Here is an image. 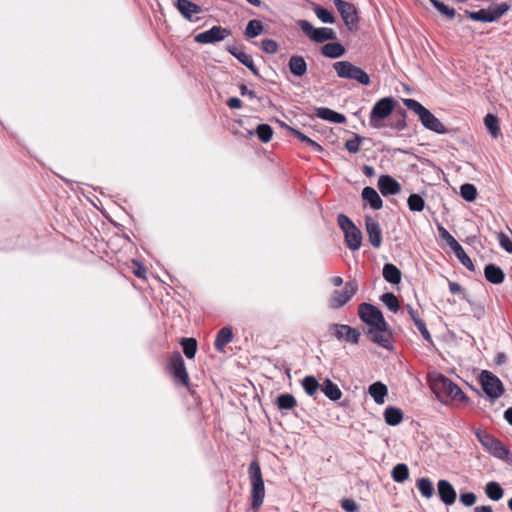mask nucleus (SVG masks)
Segmentation results:
<instances>
[{
    "mask_svg": "<svg viewBox=\"0 0 512 512\" xmlns=\"http://www.w3.org/2000/svg\"><path fill=\"white\" fill-rule=\"evenodd\" d=\"M403 104L409 110L418 115L421 124L428 130L437 134H447L448 129L441 123V121L420 102L412 98L403 99Z\"/></svg>",
    "mask_w": 512,
    "mask_h": 512,
    "instance_id": "f257e3e1",
    "label": "nucleus"
},
{
    "mask_svg": "<svg viewBox=\"0 0 512 512\" xmlns=\"http://www.w3.org/2000/svg\"><path fill=\"white\" fill-rule=\"evenodd\" d=\"M430 388L438 398L448 397L453 400H467L461 388L443 374L430 378Z\"/></svg>",
    "mask_w": 512,
    "mask_h": 512,
    "instance_id": "f03ea898",
    "label": "nucleus"
},
{
    "mask_svg": "<svg viewBox=\"0 0 512 512\" xmlns=\"http://www.w3.org/2000/svg\"><path fill=\"white\" fill-rule=\"evenodd\" d=\"M248 474L251 481V498H252V508L257 510L264 501L265 496V486L264 480L262 478L261 468L257 460H254L250 463L248 468Z\"/></svg>",
    "mask_w": 512,
    "mask_h": 512,
    "instance_id": "7ed1b4c3",
    "label": "nucleus"
},
{
    "mask_svg": "<svg viewBox=\"0 0 512 512\" xmlns=\"http://www.w3.org/2000/svg\"><path fill=\"white\" fill-rule=\"evenodd\" d=\"M337 76L342 79L355 80L361 85L368 86L371 83L370 76L359 66L343 60L332 65Z\"/></svg>",
    "mask_w": 512,
    "mask_h": 512,
    "instance_id": "20e7f679",
    "label": "nucleus"
},
{
    "mask_svg": "<svg viewBox=\"0 0 512 512\" xmlns=\"http://www.w3.org/2000/svg\"><path fill=\"white\" fill-rule=\"evenodd\" d=\"M337 224L344 233V242L347 247L356 251L362 244V232L354 222L345 214H338Z\"/></svg>",
    "mask_w": 512,
    "mask_h": 512,
    "instance_id": "39448f33",
    "label": "nucleus"
},
{
    "mask_svg": "<svg viewBox=\"0 0 512 512\" xmlns=\"http://www.w3.org/2000/svg\"><path fill=\"white\" fill-rule=\"evenodd\" d=\"M475 436L492 456L509 461L510 451L499 439L482 429H476Z\"/></svg>",
    "mask_w": 512,
    "mask_h": 512,
    "instance_id": "423d86ee",
    "label": "nucleus"
},
{
    "mask_svg": "<svg viewBox=\"0 0 512 512\" xmlns=\"http://www.w3.org/2000/svg\"><path fill=\"white\" fill-rule=\"evenodd\" d=\"M358 316L360 320L369 326V329L377 328L382 331L386 329L387 321L381 310L370 303H361L358 306Z\"/></svg>",
    "mask_w": 512,
    "mask_h": 512,
    "instance_id": "0eeeda50",
    "label": "nucleus"
},
{
    "mask_svg": "<svg viewBox=\"0 0 512 512\" xmlns=\"http://www.w3.org/2000/svg\"><path fill=\"white\" fill-rule=\"evenodd\" d=\"M397 104L398 102L393 97H384L378 100L370 112V125L374 128H381L382 121L394 111Z\"/></svg>",
    "mask_w": 512,
    "mask_h": 512,
    "instance_id": "6e6552de",
    "label": "nucleus"
},
{
    "mask_svg": "<svg viewBox=\"0 0 512 512\" xmlns=\"http://www.w3.org/2000/svg\"><path fill=\"white\" fill-rule=\"evenodd\" d=\"M297 24L301 31L315 43H325L326 41H333L337 39V35L332 28H316L305 19L298 20Z\"/></svg>",
    "mask_w": 512,
    "mask_h": 512,
    "instance_id": "1a4fd4ad",
    "label": "nucleus"
},
{
    "mask_svg": "<svg viewBox=\"0 0 512 512\" xmlns=\"http://www.w3.org/2000/svg\"><path fill=\"white\" fill-rule=\"evenodd\" d=\"M440 237L446 241L447 245L453 250L454 254L460 261V263L466 267L469 271L474 272L475 266L471 258L467 255L463 247L457 242V240L450 234V232L443 226H438Z\"/></svg>",
    "mask_w": 512,
    "mask_h": 512,
    "instance_id": "9d476101",
    "label": "nucleus"
},
{
    "mask_svg": "<svg viewBox=\"0 0 512 512\" xmlns=\"http://www.w3.org/2000/svg\"><path fill=\"white\" fill-rule=\"evenodd\" d=\"M480 383L485 394L492 400L501 397L505 391L501 380L487 370L481 372Z\"/></svg>",
    "mask_w": 512,
    "mask_h": 512,
    "instance_id": "9b49d317",
    "label": "nucleus"
},
{
    "mask_svg": "<svg viewBox=\"0 0 512 512\" xmlns=\"http://www.w3.org/2000/svg\"><path fill=\"white\" fill-rule=\"evenodd\" d=\"M358 291L356 280L347 281L343 290H334L330 299L329 306L332 309H339L346 305Z\"/></svg>",
    "mask_w": 512,
    "mask_h": 512,
    "instance_id": "f8f14e48",
    "label": "nucleus"
},
{
    "mask_svg": "<svg viewBox=\"0 0 512 512\" xmlns=\"http://www.w3.org/2000/svg\"><path fill=\"white\" fill-rule=\"evenodd\" d=\"M334 5L337 8L341 18L343 19L346 27L350 31L357 28L359 16L356 7L344 0H334Z\"/></svg>",
    "mask_w": 512,
    "mask_h": 512,
    "instance_id": "ddd939ff",
    "label": "nucleus"
},
{
    "mask_svg": "<svg viewBox=\"0 0 512 512\" xmlns=\"http://www.w3.org/2000/svg\"><path fill=\"white\" fill-rule=\"evenodd\" d=\"M168 368L174 378L183 386H188L189 376L185 367L182 355L179 351H174L168 360Z\"/></svg>",
    "mask_w": 512,
    "mask_h": 512,
    "instance_id": "4468645a",
    "label": "nucleus"
},
{
    "mask_svg": "<svg viewBox=\"0 0 512 512\" xmlns=\"http://www.w3.org/2000/svg\"><path fill=\"white\" fill-rule=\"evenodd\" d=\"M231 35V31L219 25H215L210 29L195 35L194 40L200 44H215L223 41Z\"/></svg>",
    "mask_w": 512,
    "mask_h": 512,
    "instance_id": "2eb2a0df",
    "label": "nucleus"
},
{
    "mask_svg": "<svg viewBox=\"0 0 512 512\" xmlns=\"http://www.w3.org/2000/svg\"><path fill=\"white\" fill-rule=\"evenodd\" d=\"M366 336L371 342L388 351H392L394 349L393 333L389 328L388 323L386 324V329L382 331L378 330L377 328L368 329L366 331Z\"/></svg>",
    "mask_w": 512,
    "mask_h": 512,
    "instance_id": "dca6fc26",
    "label": "nucleus"
},
{
    "mask_svg": "<svg viewBox=\"0 0 512 512\" xmlns=\"http://www.w3.org/2000/svg\"><path fill=\"white\" fill-rule=\"evenodd\" d=\"M332 334L338 340H346L352 344H358L361 333L358 329L347 324H332L330 327Z\"/></svg>",
    "mask_w": 512,
    "mask_h": 512,
    "instance_id": "f3484780",
    "label": "nucleus"
},
{
    "mask_svg": "<svg viewBox=\"0 0 512 512\" xmlns=\"http://www.w3.org/2000/svg\"><path fill=\"white\" fill-rule=\"evenodd\" d=\"M365 228L369 243L374 248H380L382 245V229L379 222L372 216H365Z\"/></svg>",
    "mask_w": 512,
    "mask_h": 512,
    "instance_id": "a211bd4d",
    "label": "nucleus"
},
{
    "mask_svg": "<svg viewBox=\"0 0 512 512\" xmlns=\"http://www.w3.org/2000/svg\"><path fill=\"white\" fill-rule=\"evenodd\" d=\"M437 492L440 500L445 505H452L455 503L457 494L452 484L445 479H441L437 483Z\"/></svg>",
    "mask_w": 512,
    "mask_h": 512,
    "instance_id": "6ab92c4d",
    "label": "nucleus"
},
{
    "mask_svg": "<svg viewBox=\"0 0 512 512\" xmlns=\"http://www.w3.org/2000/svg\"><path fill=\"white\" fill-rule=\"evenodd\" d=\"M378 189L383 196H390L398 194L401 186L392 176L381 175L378 179Z\"/></svg>",
    "mask_w": 512,
    "mask_h": 512,
    "instance_id": "aec40b11",
    "label": "nucleus"
},
{
    "mask_svg": "<svg viewBox=\"0 0 512 512\" xmlns=\"http://www.w3.org/2000/svg\"><path fill=\"white\" fill-rule=\"evenodd\" d=\"M226 50L241 64L247 67L256 77H260L259 70L255 66L254 61L250 55L240 51L235 45H228Z\"/></svg>",
    "mask_w": 512,
    "mask_h": 512,
    "instance_id": "412c9836",
    "label": "nucleus"
},
{
    "mask_svg": "<svg viewBox=\"0 0 512 512\" xmlns=\"http://www.w3.org/2000/svg\"><path fill=\"white\" fill-rule=\"evenodd\" d=\"M315 116L322 119L329 121L331 123L336 124H343L346 122L345 115L338 113L330 108L327 107H317L315 108Z\"/></svg>",
    "mask_w": 512,
    "mask_h": 512,
    "instance_id": "4be33fe9",
    "label": "nucleus"
},
{
    "mask_svg": "<svg viewBox=\"0 0 512 512\" xmlns=\"http://www.w3.org/2000/svg\"><path fill=\"white\" fill-rule=\"evenodd\" d=\"M290 73L295 77H302L307 73V62L301 55H292L288 61Z\"/></svg>",
    "mask_w": 512,
    "mask_h": 512,
    "instance_id": "5701e85b",
    "label": "nucleus"
},
{
    "mask_svg": "<svg viewBox=\"0 0 512 512\" xmlns=\"http://www.w3.org/2000/svg\"><path fill=\"white\" fill-rule=\"evenodd\" d=\"M177 10L187 20L192 21V14H198L202 11L201 7L190 0H177L175 3Z\"/></svg>",
    "mask_w": 512,
    "mask_h": 512,
    "instance_id": "b1692460",
    "label": "nucleus"
},
{
    "mask_svg": "<svg viewBox=\"0 0 512 512\" xmlns=\"http://www.w3.org/2000/svg\"><path fill=\"white\" fill-rule=\"evenodd\" d=\"M368 394L373 398L375 403L381 405L385 402V398L388 395V388L381 381H376L368 387Z\"/></svg>",
    "mask_w": 512,
    "mask_h": 512,
    "instance_id": "393cba45",
    "label": "nucleus"
},
{
    "mask_svg": "<svg viewBox=\"0 0 512 512\" xmlns=\"http://www.w3.org/2000/svg\"><path fill=\"white\" fill-rule=\"evenodd\" d=\"M321 54L330 59H337L346 53V48L339 42H329L320 48Z\"/></svg>",
    "mask_w": 512,
    "mask_h": 512,
    "instance_id": "a878e982",
    "label": "nucleus"
},
{
    "mask_svg": "<svg viewBox=\"0 0 512 512\" xmlns=\"http://www.w3.org/2000/svg\"><path fill=\"white\" fill-rule=\"evenodd\" d=\"M485 279L492 284H501L505 279L503 270L496 264H487L484 268Z\"/></svg>",
    "mask_w": 512,
    "mask_h": 512,
    "instance_id": "bb28decb",
    "label": "nucleus"
},
{
    "mask_svg": "<svg viewBox=\"0 0 512 512\" xmlns=\"http://www.w3.org/2000/svg\"><path fill=\"white\" fill-rule=\"evenodd\" d=\"M362 199L374 210H379L383 206V201L373 187H365L361 193Z\"/></svg>",
    "mask_w": 512,
    "mask_h": 512,
    "instance_id": "cd10ccee",
    "label": "nucleus"
},
{
    "mask_svg": "<svg viewBox=\"0 0 512 512\" xmlns=\"http://www.w3.org/2000/svg\"><path fill=\"white\" fill-rule=\"evenodd\" d=\"M233 340V331L231 327L221 328L215 338L214 347L218 352H224L225 346Z\"/></svg>",
    "mask_w": 512,
    "mask_h": 512,
    "instance_id": "c85d7f7f",
    "label": "nucleus"
},
{
    "mask_svg": "<svg viewBox=\"0 0 512 512\" xmlns=\"http://www.w3.org/2000/svg\"><path fill=\"white\" fill-rule=\"evenodd\" d=\"M320 389L328 399L334 402L340 400L343 395L338 385L329 378L323 381Z\"/></svg>",
    "mask_w": 512,
    "mask_h": 512,
    "instance_id": "c756f323",
    "label": "nucleus"
},
{
    "mask_svg": "<svg viewBox=\"0 0 512 512\" xmlns=\"http://www.w3.org/2000/svg\"><path fill=\"white\" fill-rule=\"evenodd\" d=\"M382 274L383 278L393 285H397L401 282V271L392 263L384 264Z\"/></svg>",
    "mask_w": 512,
    "mask_h": 512,
    "instance_id": "7c9ffc66",
    "label": "nucleus"
},
{
    "mask_svg": "<svg viewBox=\"0 0 512 512\" xmlns=\"http://www.w3.org/2000/svg\"><path fill=\"white\" fill-rule=\"evenodd\" d=\"M383 416L386 424L390 426H396L403 420L402 410L394 406H388L384 410Z\"/></svg>",
    "mask_w": 512,
    "mask_h": 512,
    "instance_id": "2f4dec72",
    "label": "nucleus"
},
{
    "mask_svg": "<svg viewBox=\"0 0 512 512\" xmlns=\"http://www.w3.org/2000/svg\"><path fill=\"white\" fill-rule=\"evenodd\" d=\"M484 125L493 138L501 135L499 119L495 114L488 113L484 117Z\"/></svg>",
    "mask_w": 512,
    "mask_h": 512,
    "instance_id": "473e14b6",
    "label": "nucleus"
},
{
    "mask_svg": "<svg viewBox=\"0 0 512 512\" xmlns=\"http://www.w3.org/2000/svg\"><path fill=\"white\" fill-rule=\"evenodd\" d=\"M279 410H291L297 405L295 397L290 393L279 394L275 400Z\"/></svg>",
    "mask_w": 512,
    "mask_h": 512,
    "instance_id": "72a5a7b5",
    "label": "nucleus"
},
{
    "mask_svg": "<svg viewBox=\"0 0 512 512\" xmlns=\"http://www.w3.org/2000/svg\"><path fill=\"white\" fill-rule=\"evenodd\" d=\"M180 345L182 346L183 353L188 359H193L197 352V340L193 337L190 338H182L180 340Z\"/></svg>",
    "mask_w": 512,
    "mask_h": 512,
    "instance_id": "f704fd0d",
    "label": "nucleus"
},
{
    "mask_svg": "<svg viewBox=\"0 0 512 512\" xmlns=\"http://www.w3.org/2000/svg\"><path fill=\"white\" fill-rule=\"evenodd\" d=\"M264 30V26L260 20H250L244 31V35L247 39H253L259 36Z\"/></svg>",
    "mask_w": 512,
    "mask_h": 512,
    "instance_id": "c9c22d12",
    "label": "nucleus"
},
{
    "mask_svg": "<svg viewBox=\"0 0 512 512\" xmlns=\"http://www.w3.org/2000/svg\"><path fill=\"white\" fill-rule=\"evenodd\" d=\"M392 479L397 483H403L409 477V468L404 463L395 465L391 472Z\"/></svg>",
    "mask_w": 512,
    "mask_h": 512,
    "instance_id": "e433bc0d",
    "label": "nucleus"
},
{
    "mask_svg": "<svg viewBox=\"0 0 512 512\" xmlns=\"http://www.w3.org/2000/svg\"><path fill=\"white\" fill-rule=\"evenodd\" d=\"M485 492L487 497L493 501L500 500L504 494V490L501 485L494 481L488 482L486 484Z\"/></svg>",
    "mask_w": 512,
    "mask_h": 512,
    "instance_id": "4c0bfd02",
    "label": "nucleus"
},
{
    "mask_svg": "<svg viewBox=\"0 0 512 512\" xmlns=\"http://www.w3.org/2000/svg\"><path fill=\"white\" fill-rule=\"evenodd\" d=\"M302 387L307 395L314 396L318 389L321 388V384H319L316 377L308 375L303 378Z\"/></svg>",
    "mask_w": 512,
    "mask_h": 512,
    "instance_id": "58836bf2",
    "label": "nucleus"
},
{
    "mask_svg": "<svg viewBox=\"0 0 512 512\" xmlns=\"http://www.w3.org/2000/svg\"><path fill=\"white\" fill-rule=\"evenodd\" d=\"M510 6L506 2L502 3H493L491 4L487 10L488 14H490L493 22H496L499 18H501L508 10Z\"/></svg>",
    "mask_w": 512,
    "mask_h": 512,
    "instance_id": "ea45409f",
    "label": "nucleus"
},
{
    "mask_svg": "<svg viewBox=\"0 0 512 512\" xmlns=\"http://www.w3.org/2000/svg\"><path fill=\"white\" fill-rule=\"evenodd\" d=\"M417 488L421 495L425 498H431L434 494V486L429 478H419L417 480Z\"/></svg>",
    "mask_w": 512,
    "mask_h": 512,
    "instance_id": "a19ab883",
    "label": "nucleus"
},
{
    "mask_svg": "<svg viewBox=\"0 0 512 512\" xmlns=\"http://www.w3.org/2000/svg\"><path fill=\"white\" fill-rule=\"evenodd\" d=\"M465 15L467 18H469L473 21L485 22V23L493 22V20H492L493 17H491L490 14H488L487 9H480L478 11L465 10Z\"/></svg>",
    "mask_w": 512,
    "mask_h": 512,
    "instance_id": "79ce46f5",
    "label": "nucleus"
},
{
    "mask_svg": "<svg viewBox=\"0 0 512 512\" xmlns=\"http://www.w3.org/2000/svg\"><path fill=\"white\" fill-rule=\"evenodd\" d=\"M313 10L317 18L321 20L323 23L333 24L335 22V16L327 8H324L320 5H315Z\"/></svg>",
    "mask_w": 512,
    "mask_h": 512,
    "instance_id": "37998d69",
    "label": "nucleus"
},
{
    "mask_svg": "<svg viewBox=\"0 0 512 512\" xmlns=\"http://www.w3.org/2000/svg\"><path fill=\"white\" fill-rule=\"evenodd\" d=\"M407 204L412 212H421L424 209L425 201L419 194L412 193L407 199Z\"/></svg>",
    "mask_w": 512,
    "mask_h": 512,
    "instance_id": "c03bdc74",
    "label": "nucleus"
},
{
    "mask_svg": "<svg viewBox=\"0 0 512 512\" xmlns=\"http://www.w3.org/2000/svg\"><path fill=\"white\" fill-rule=\"evenodd\" d=\"M258 139L263 143H268L273 136V129L269 124H259L256 127Z\"/></svg>",
    "mask_w": 512,
    "mask_h": 512,
    "instance_id": "a18cd8bd",
    "label": "nucleus"
},
{
    "mask_svg": "<svg viewBox=\"0 0 512 512\" xmlns=\"http://www.w3.org/2000/svg\"><path fill=\"white\" fill-rule=\"evenodd\" d=\"M460 195L464 200L473 202L477 197V189L473 184H462L460 186Z\"/></svg>",
    "mask_w": 512,
    "mask_h": 512,
    "instance_id": "49530a36",
    "label": "nucleus"
},
{
    "mask_svg": "<svg viewBox=\"0 0 512 512\" xmlns=\"http://www.w3.org/2000/svg\"><path fill=\"white\" fill-rule=\"evenodd\" d=\"M380 299L390 311L394 313L398 311L400 304L397 297L393 293H384L381 295Z\"/></svg>",
    "mask_w": 512,
    "mask_h": 512,
    "instance_id": "de8ad7c7",
    "label": "nucleus"
},
{
    "mask_svg": "<svg viewBox=\"0 0 512 512\" xmlns=\"http://www.w3.org/2000/svg\"><path fill=\"white\" fill-rule=\"evenodd\" d=\"M430 2L433 7L443 16L447 17L448 19H453L455 17L456 11L454 8L448 7L439 0H430Z\"/></svg>",
    "mask_w": 512,
    "mask_h": 512,
    "instance_id": "09e8293b",
    "label": "nucleus"
},
{
    "mask_svg": "<svg viewBox=\"0 0 512 512\" xmlns=\"http://www.w3.org/2000/svg\"><path fill=\"white\" fill-rule=\"evenodd\" d=\"M365 140L364 137L362 136H359L358 134H355L353 138L349 139L346 141L345 143V148L350 152V153H358L360 148V144L361 142H363Z\"/></svg>",
    "mask_w": 512,
    "mask_h": 512,
    "instance_id": "8fccbe9b",
    "label": "nucleus"
},
{
    "mask_svg": "<svg viewBox=\"0 0 512 512\" xmlns=\"http://www.w3.org/2000/svg\"><path fill=\"white\" fill-rule=\"evenodd\" d=\"M278 48V43L273 39H264L261 42V49L267 54H275Z\"/></svg>",
    "mask_w": 512,
    "mask_h": 512,
    "instance_id": "3c124183",
    "label": "nucleus"
},
{
    "mask_svg": "<svg viewBox=\"0 0 512 512\" xmlns=\"http://www.w3.org/2000/svg\"><path fill=\"white\" fill-rule=\"evenodd\" d=\"M497 238L501 248H503L506 252L512 254V241L510 240V238L504 232L497 233Z\"/></svg>",
    "mask_w": 512,
    "mask_h": 512,
    "instance_id": "603ef678",
    "label": "nucleus"
},
{
    "mask_svg": "<svg viewBox=\"0 0 512 512\" xmlns=\"http://www.w3.org/2000/svg\"><path fill=\"white\" fill-rule=\"evenodd\" d=\"M416 328L418 329V331L420 332V334L422 335V337L428 341L429 343H433V340H432V337L430 335V332L428 331L427 329V326L425 324V322L421 319V320H418L416 321V323H414Z\"/></svg>",
    "mask_w": 512,
    "mask_h": 512,
    "instance_id": "864d4df0",
    "label": "nucleus"
},
{
    "mask_svg": "<svg viewBox=\"0 0 512 512\" xmlns=\"http://www.w3.org/2000/svg\"><path fill=\"white\" fill-rule=\"evenodd\" d=\"M341 507L346 512H357L359 510V505L351 498L342 499Z\"/></svg>",
    "mask_w": 512,
    "mask_h": 512,
    "instance_id": "5fc2aeb1",
    "label": "nucleus"
},
{
    "mask_svg": "<svg viewBox=\"0 0 512 512\" xmlns=\"http://www.w3.org/2000/svg\"><path fill=\"white\" fill-rule=\"evenodd\" d=\"M460 501L464 506L470 507L475 504L476 495L473 492L461 493Z\"/></svg>",
    "mask_w": 512,
    "mask_h": 512,
    "instance_id": "6e6d98bb",
    "label": "nucleus"
},
{
    "mask_svg": "<svg viewBox=\"0 0 512 512\" xmlns=\"http://www.w3.org/2000/svg\"><path fill=\"white\" fill-rule=\"evenodd\" d=\"M468 302L472 307V312H473L474 317L477 318L478 320L482 319L485 315L484 306L480 305V304H475V303L471 302L470 300H468Z\"/></svg>",
    "mask_w": 512,
    "mask_h": 512,
    "instance_id": "4d7b16f0",
    "label": "nucleus"
},
{
    "mask_svg": "<svg viewBox=\"0 0 512 512\" xmlns=\"http://www.w3.org/2000/svg\"><path fill=\"white\" fill-rule=\"evenodd\" d=\"M226 105L231 109H240L243 106V102L237 97H231L226 101Z\"/></svg>",
    "mask_w": 512,
    "mask_h": 512,
    "instance_id": "13d9d810",
    "label": "nucleus"
},
{
    "mask_svg": "<svg viewBox=\"0 0 512 512\" xmlns=\"http://www.w3.org/2000/svg\"><path fill=\"white\" fill-rule=\"evenodd\" d=\"M302 142H305L307 145H309L314 152H321L323 150L320 144H318L308 136H306Z\"/></svg>",
    "mask_w": 512,
    "mask_h": 512,
    "instance_id": "bf43d9fd",
    "label": "nucleus"
},
{
    "mask_svg": "<svg viewBox=\"0 0 512 512\" xmlns=\"http://www.w3.org/2000/svg\"><path fill=\"white\" fill-rule=\"evenodd\" d=\"M406 310L414 323H416L418 320H421L418 311L415 310L410 304L406 305Z\"/></svg>",
    "mask_w": 512,
    "mask_h": 512,
    "instance_id": "052dcab7",
    "label": "nucleus"
},
{
    "mask_svg": "<svg viewBox=\"0 0 512 512\" xmlns=\"http://www.w3.org/2000/svg\"><path fill=\"white\" fill-rule=\"evenodd\" d=\"M240 94L242 96H248L249 98H256V93L253 90L248 89L245 84L239 85Z\"/></svg>",
    "mask_w": 512,
    "mask_h": 512,
    "instance_id": "680f3d73",
    "label": "nucleus"
},
{
    "mask_svg": "<svg viewBox=\"0 0 512 512\" xmlns=\"http://www.w3.org/2000/svg\"><path fill=\"white\" fill-rule=\"evenodd\" d=\"M391 126L397 131H402L407 126L406 120L398 118Z\"/></svg>",
    "mask_w": 512,
    "mask_h": 512,
    "instance_id": "e2e57ef3",
    "label": "nucleus"
},
{
    "mask_svg": "<svg viewBox=\"0 0 512 512\" xmlns=\"http://www.w3.org/2000/svg\"><path fill=\"white\" fill-rule=\"evenodd\" d=\"M448 286H449V291L452 294H458L462 290L461 285L457 282L449 281Z\"/></svg>",
    "mask_w": 512,
    "mask_h": 512,
    "instance_id": "0e129e2a",
    "label": "nucleus"
},
{
    "mask_svg": "<svg viewBox=\"0 0 512 512\" xmlns=\"http://www.w3.org/2000/svg\"><path fill=\"white\" fill-rule=\"evenodd\" d=\"M133 262L138 265V268L134 271L135 276L138 278H145L146 268L139 264L137 261Z\"/></svg>",
    "mask_w": 512,
    "mask_h": 512,
    "instance_id": "69168bd1",
    "label": "nucleus"
},
{
    "mask_svg": "<svg viewBox=\"0 0 512 512\" xmlns=\"http://www.w3.org/2000/svg\"><path fill=\"white\" fill-rule=\"evenodd\" d=\"M363 172L369 178L375 176V169L370 165H364Z\"/></svg>",
    "mask_w": 512,
    "mask_h": 512,
    "instance_id": "338daca9",
    "label": "nucleus"
},
{
    "mask_svg": "<svg viewBox=\"0 0 512 512\" xmlns=\"http://www.w3.org/2000/svg\"><path fill=\"white\" fill-rule=\"evenodd\" d=\"M504 419L512 426V407L505 410Z\"/></svg>",
    "mask_w": 512,
    "mask_h": 512,
    "instance_id": "774afa93",
    "label": "nucleus"
}]
</instances>
